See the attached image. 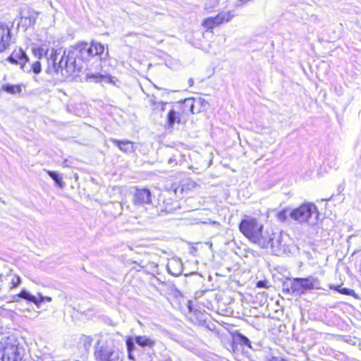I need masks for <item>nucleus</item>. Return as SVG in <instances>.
I'll return each mask as SVG.
<instances>
[{
  "label": "nucleus",
  "instance_id": "1",
  "mask_svg": "<svg viewBox=\"0 0 361 361\" xmlns=\"http://www.w3.org/2000/svg\"><path fill=\"white\" fill-rule=\"evenodd\" d=\"M156 343L155 339L146 335L127 337L126 345L128 358L133 361H135L136 356L150 359Z\"/></svg>",
  "mask_w": 361,
  "mask_h": 361
},
{
  "label": "nucleus",
  "instance_id": "2",
  "mask_svg": "<svg viewBox=\"0 0 361 361\" xmlns=\"http://www.w3.org/2000/svg\"><path fill=\"white\" fill-rule=\"evenodd\" d=\"M96 361H122L123 353L111 338L100 337L94 345Z\"/></svg>",
  "mask_w": 361,
  "mask_h": 361
},
{
  "label": "nucleus",
  "instance_id": "3",
  "mask_svg": "<svg viewBox=\"0 0 361 361\" xmlns=\"http://www.w3.org/2000/svg\"><path fill=\"white\" fill-rule=\"evenodd\" d=\"M3 348L1 361H21L25 354V348L13 335L6 338Z\"/></svg>",
  "mask_w": 361,
  "mask_h": 361
},
{
  "label": "nucleus",
  "instance_id": "4",
  "mask_svg": "<svg viewBox=\"0 0 361 361\" xmlns=\"http://www.w3.org/2000/svg\"><path fill=\"white\" fill-rule=\"evenodd\" d=\"M290 216L300 224L307 223L314 225L317 222L319 212L315 204L306 203L293 209Z\"/></svg>",
  "mask_w": 361,
  "mask_h": 361
},
{
  "label": "nucleus",
  "instance_id": "5",
  "mask_svg": "<svg viewBox=\"0 0 361 361\" xmlns=\"http://www.w3.org/2000/svg\"><path fill=\"white\" fill-rule=\"evenodd\" d=\"M270 247L272 252L276 255H281L290 252L288 234L285 233H274L271 238Z\"/></svg>",
  "mask_w": 361,
  "mask_h": 361
},
{
  "label": "nucleus",
  "instance_id": "6",
  "mask_svg": "<svg viewBox=\"0 0 361 361\" xmlns=\"http://www.w3.org/2000/svg\"><path fill=\"white\" fill-rule=\"evenodd\" d=\"M260 229H263V225L250 216H246L239 224V230L249 240L257 235Z\"/></svg>",
  "mask_w": 361,
  "mask_h": 361
},
{
  "label": "nucleus",
  "instance_id": "7",
  "mask_svg": "<svg viewBox=\"0 0 361 361\" xmlns=\"http://www.w3.org/2000/svg\"><path fill=\"white\" fill-rule=\"evenodd\" d=\"M66 51L62 49H52L47 58L49 68L51 66L53 71L58 73H61L65 75L64 62L66 60Z\"/></svg>",
  "mask_w": 361,
  "mask_h": 361
},
{
  "label": "nucleus",
  "instance_id": "8",
  "mask_svg": "<svg viewBox=\"0 0 361 361\" xmlns=\"http://www.w3.org/2000/svg\"><path fill=\"white\" fill-rule=\"evenodd\" d=\"M234 16L232 11H221L215 17L205 18L202 22V26L207 30H211L221 24L230 21Z\"/></svg>",
  "mask_w": 361,
  "mask_h": 361
},
{
  "label": "nucleus",
  "instance_id": "9",
  "mask_svg": "<svg viewBox=\"0 0 361 361\" xmlns=\"http://www.w3.org/2000/svg\"><path fill=\"white\" fill-rule=\"evenodd\" d=\"M14 43L11 27L6 24L0 23V53L6 51Z\"/></svg>",
  "mask_w": 361,
  "mask_h": 361
},
{
  "label": "nucleus",
  "instance_id": "10",
  "mask_svg": "<svg viewBox=\"0 0 361 361\" xmlns=\"http://www.w3.org/2000/svg\"><path fill=\"white\" fill-rule=\"evenodd\" d=\"M135 206H144L152 203V194L147 188H135L133 195Z\"/></svg>",
  "mask_w": 361,
  "mask_h": 361
},
{
  "label": "nucleus",
  "instance_id": "11",
  "mask_svg": "<svg viewBox=\"0 0 361 361\" xmlns=\"http://www.w3.org/2000/svg\"><path fill=\"white\" fill-rule=\"evenodd\" d=\"M7 61L13 64H19L20 68L27 73H30L31 69H27L26 63L29 59L25 51L21 48L14 50L8 57Z\"/></svg>",
  "mask_w": 361,
  "mask_h": 361
},
{
  "label": "nucleus",
  "instance_id": "12",
  "mask_svg": "<svg viewBox=\"0 0 361 361\" xmlns=\"http://www.w3.org/2000/svg\"><path fill=\"white\" fill-rule=\"evenodd\" d=\"M271 235H273L272 231H264L263 229H260L259 233L254 235V237L250 240L253 243L258 245L262 248H267L271 240Z\"/></svg>",
  "mask_w": 361,
  "mask_h": 361
},
{
  "label": "nucleus",
  "instance_id": "13",
  "mask_svg": "<svg viewBox=\"0 0 361 361\" xmlns=\"http://www.w3.org/2000/svg\"><path fill=\"white\" fill-rule=\"evenodd\" d=\"M283 290L294 295H303L300 278H295L285 282L283 284Z\"/></svg>",
  "mask_w": 361,
  "mask_h": 361
},
{
  "label": "nucleus",
  "instance_id": "14",
  "mask_svg": "<svg viewBox=\"0 0 361 361\" xmlns=\"http://www.w3.org/2000/svg\"><path fill=\"white\" fill-rule=\"evenodd\" d=\"M73 55L82 61H88L91 58V51L89 50V44L87 42L78 44L73 48Z\"/></svg>",
  "mask_w": 361,
  "mask_h": 361
},
{
  "label": "nucleus",
  "instance_id": "15",
  "mask_svg": "<svg viewBox=\"0 0 361 361\" xmlns=\"http://www.w3.org/2000/svg\"><path fill=\"white\" fill-rule=\"evenodd\" d=\"M77 57L73 55V51L68 52L64 62L65 75H70L75 71H80L82 66L77 61Z\"/></svg>",
  "mask_w": 361,
  "mask_h": 361
},
{
  "label": "nucleus",
  "instance_id": "16",
  "mask_svg": "<svg viewBox=\"0 0 361 361\" xmlns=\"http://www.w3.org/2000/svg\"><path fill=\"white\" fill-rule=\"evenodd\" d=\"M300 281L302 283L303 294H305L307 290H311L313 289H321L320 282L317 278L314 276L300 278Z\"/></svg>",
  "mask_w": 361,
  "mask_h": 361
},
{
  "label": "nucleus",
  "instance_id": "17",
  "mask_svg": "<svg viewBox=\"0 0 361 361\" xmlns=\"http://www.w3.org/2000/svg\"><path fill=\"white\" fill-rule=\"evenodd\" d=\"M168 271L173 276H180L183 272V264L178 259H173L168 262Z\"/></svg>",
  "mask_w": 361,
  "mask_h": 361
},
{
  "label": "nucleus",
  "instance_id": "18",
  "mask_svg": "<svg viewBox=\"0 0 361 361\" xmlns=\"http://www.w3.org/2000/svg\"><path fill=\"white\" fill-rule=\"evenodd\" d=\"M196 187L197 184L195 181L190 179H185L182 180L180 186L174 190V192L177 194L178 192L180 191V193L183 195H188V191L195 188Z\"/></svg>",
  "mask_w": 361,
  "mask_h": 361
},
{
  "label": "nucleus",
  "instance_id": "19",
  "mask_svg": "<svg viewBox=\"0 0 361 361\" xmlns=\"http://www.w3.org/2000/svg\"><path fill=\"white\" fill-rule=\"evenodd\" d=\"M111 141L123 152L130 153L135 150L133 142L128 140L121 141L112 138Z\"/></svg>",
  "mask_w": 361,
  "mask_h": 361
},
{
  "label": "nucleus",
  "instance_id": "20",
  "mask_svg": "<svg viewBox=\"0 0 361 361\" xmlns=\"http://www.w3.org/2000/svg\"><path fill=\"white\" fill-rule=\"evenodd\" d=\"M126 202L123 201V198L120 202H111L109 204V212L114 217H117L122 214L123 207Z\"/></svg>",
  "mask_w": 361,
  "mask_h": 361
},
{
  "label": "nucleus",
  "instance_id": "21",
  "mask_svg": "<svg viewBox=\"0 0 361 361\" xmlns=\"http://www.w3.org/2000/svg\"><path fill=\"white\" fill-rule=\"evenodd\" d=\"M19 298L25 299L29 302H33L34 304H37L38 302L37 298L31 295L26 290H23L19 294L13 295L11 302H17L19 301Z\"/></svg>",
  "mask_w": 361,
  "mask_h": 361
},
{
  "label": "nucleus",
  "instance_id": "22",
  "mask_svg": "<svg viewBox=\"0 0 361 361\" xmlns=\"http://www.w3.org/2000/svg\"><path fill=\"white\" fill-rule=\"evenodd\" d=\"M201 103V100L200 99H194L192 98L185 99L183 102V110L185 111L188 109L190 112L192 114H195V106L199 105Z\"/></svg>",
  "mask_w": 361,
  "mask_h": 361
},
{
  "label": "nucleus",
  "instance_id": "23",
  "mask_svg": "<svg viewBox=\"0 0 361 361\" xmlns=\"http://www.w3.org/2000/svg\"><path fill=\"white\" fill-rule=\"evenodd\" d=\"M92 42L94 46V55H97L101 61L106 59L109 56L108 50L105 52V48L103 44L99 42Z\"/></svg>",
  "mask_w": 361,
  "mask_h": 361
},
{
  "label": "nucleus",
  "instance_id": "24",
  "mask_svg": "<svg viewBox=\"0 0 361 361\" xmlns=\"http://www.w3.org/2000/svg\"><path fill=\"white\" fill-rule=\"evenodd\" d=\"M240 344L242 345H245L251 348L250 341L244 335L238 333L235 334L233 337V347L234 348L235 345Z\"/></svg>",
  "mask_w": 361,
  "mask_h": 361
},
{
  "label": "nucleus",
  "instance_id": "25",
  "mask_svg": "<svg viewBox=\"0 0 361 361\" xmlns=\"http://www.w3.org/2000/svg\"><path fill=\"white\" fill-rule=\"evenodd\" d=\"M1 90L4 92L11 94H16L21 92L22 89L20 85H10L5 84L1 86Z\"/></svg>",
  "mask_w": 361,
  "mask_h": 361
},
{
  "label": "nucleus",
  "instance_id": "26",
  "mask_svg": "<svg viewBox=\"0 0 361 361\" xmlns=\"http://www.w3.org/2000/svg\"><path fill=\"white\" fill-rule=\"evenodd\" d=\"M37 16L35 11L30 12L28 16L22 17V21L26 26H32L35 23Z\"/></svg>",
  "mask_w": 361,
  "mask_h": 361
},
{
  "label": "nucleus",
  "instance_id": "27",
  "mask_svg": "<svg viewBox=\"0 0 361 361\" xmlns=\"http://www.w3.org/2000/svg\"><path fill=\"white\" fill-rule=\"evenodd\" d=\"M167 122L169 126V127H173L176 122L180 123V119L177 113L175 111V110L171 109L168 113L167 116Z\"/></svg>",
  "mask_w": 361,
  "mask_h": 361
},
{
  "label": "nucleus",
  "instance_id": "28",
  "mask_svg": "<svg viewBox=\"0 0 361 361\" xmlns=\"http://www.w3.org/2000/svg\"><path fill=\"white\" fill-rule=\"evenodd\" d=\"M48 175L55 181V183L59 186L61 188H63L64 182L62 180V178L61 176L53 171H47Z\"/></svg>",
  "mask_w": 361,
  "mask_h": 361
},
{
  "label": "nucleus",
  "instance_id": "29",
  "mask_svg": "<svg viewBox=\"0 0 361 361\" xmlns=\"http://www.w3.org/2000/svg\"><path fill=\"white\" fill-rule=\"evenodd\" d=\"M330 288L333 289V290H336L338 293L343 294V295H353V296L355 295V293L353 289H349V288H341L340 286H331Z\"/></svg>",
  "mask_w": 361,
  "mask_h": 361
},
{
  "label": "nucleus",
  "instance_id": "30",
  "mask_svg": "<svg viewBox=\"0 0 361 361\" xmlns=\"http://www.w3.org/2000/svg\"><path fill=\"white\" fill-rule=\"evenodd\" d=\"M219 3V0H206L204 8L208 12H212Z\"/></svg>",
  "mask_w": 361,
  "mask_h": 361
},
{
  "label": "nucleus",
  "instance_id": "31",
  "mask_svg": "<svg viewBox=\"0 0 361 361\" xmlns=\"http://www.w3.org/2000/svg\"><path fill=\"white\" fill-rule=\"evenodd\" d=\"M32 52L34 55L39 59H41L42 56L44 55H48V50L45 51L44 48L42 47H33L32 48Z\"/></svg>",
  "mask_w": 361,
  "mask_h": 361
},
{
  "label": "nucleus",
  "instance_id": "32",
  "mask_svg": "<svg viewBox=\"0 0 361 361\" xmlns=\"http://www.w3.org/2000/svg\"><path fill=\"white\" fill-rule=\"evenodd\" d=\"M181 157L180 153L177 152L176 154H173L171 157L168 159V164L171 166H175L178 164L180 161L178 158Z\"/></svg>",
  "mask_w": 361,
  "mask_h": 361
},
{
  "label": "nucleus",
  "instance_id": "33",
  "mask_svg": "<svg viewBox=\"0 0 361 361\" xmlns=\"http://www.w3.org/2000/svg\"><path fill=\"white\" fill-rule=\"evenodd\" d=\"M27 69H31L35 74H39L41 72V63L39 61H36L31 66H27Z\"/></svg>",
  "mask_w": 361,
  "mask_h": 361
},
{
  "label": "nucleus",
  "instance_id": "34",
  "mask_svg": "<svg viewBox=\"0 0 361 361\" xmlns=\"http://www.w3.org/2000/svg\"><path fill=\"white\" fill-rule=\"evenodd\" d=\"M106 77L101 75V74H87V80H94L95 82L101 81L102 79H104Z\"/></svg>",
  "mask_w": 361,
  "mask_h": 361
},
{
  "label": "nucleus",
  "instance_id": "35",
  "mask_svg": "<svg viewBox=\"0 0 361 361\" xmlns=\"http://www.w3.org/2000/svg\"><path fill=\"white\" fill-rule=\"evenodd\" d=\"M38 302L35 304L37 307H39L40 304L44 301L51 302V298L49 296H43L42 294L39 293V298H37Z\"/></svg>",
  "mask_w": 361,
  "mask_h": 361
},
{
  "label": "nucleus",
  "instance_id": "36",
  "mask_svg": "<svg viewBox=\"0 0 361 361\" xmlns=\"http://www.w3.org/2000/svg\"><path fill=\"white\" fill-rule=\"evenodd\" d=\"M21 282V280H20V278L19 276H17V277H15L13 278L12 280H11V289H13L17 286H19V284Z\"/></svg>",
  "mask_w": 361,
  "mask_h": 361
},
{
  "label": "nucleus",
  "instance_id": "37",
  "mask_svg": "<svg viewBox=\"0 0 361 361\" xmlns=\"http://www.w3.org/2000/svg\"><path fill=\"white\" fill-rule=\"evenodd\" d=\"M335 358L340 361H346L347 360L346 355L345 354H343L342 353H339V352L336 354Z\"/></svg>",
  "mask_w": 361,
  "mask_h": 361
},
{
  "label": "nucleus",
  "instance_id": "38",
  "mask_svg": "<svg viewBox=\"0 0 361 361\" xmlns=\"http://www.w3.org/2000/svg\"><path fill=\"white\" fill-rule=\"evenodd\" d=\"M343 338L344 341H345L346 343H350L351 345H355V342L350 336H348V337L343 336Z\"/></svg>",
  "mask_w": 361,
  "mask_h": 361
},
{
  "label": "nucleus",
  "instance_id": "39",
  "mask_svg": "<svg viewBox=\"0 0 361 361\" xmlns=\"http://www.w3.org/2000/svg\"><path fill=\"white\" fill-rule=\"evenodd\" d=\"M89 50L91 51V58L93 56H96L97 55H94V46L93 44V42L91 43L90 45H89Z\"/></svg>",
  "mask_w": 361,
  "mask_h": 361
},
{
  "label": "nucleus",
  "instance_id": "40",
  "mask_svg": "<svg viewBox=\"0 0 361 361\" xmlns=\"http://www.w3.org/2000/svg\"><path fill=\"white\" fill-rule=\"evenodd\" d=\"M278 217L280 220L283 221L286 219V212L284 211L280 212L278 214Z\"/></svg>",
  "mask_w": 361,
  "mask_h": 361
},
{
  "label": "nucleus",
  "instance_id": "41",
  "mask_svg": "<svg viewBox=\"0 0 361 361\" xmlns=\"http://www.w3.org/2000/svg\"><path fill=\"white\" fill-rule=\"evenodd\" d=\"M266 281H259L257 283V286L258 288H265L266 287Z\"/></svg>",
  "mask_w": 361,
  "mask_h": 361
},
{
  "label": "nucleus",
  "instance_id": "42",
  "mask_svg": "<svg viewBox=\"0 0 361 361\" xmlns=\"http://www.w3.org/2000/svg\"><path fill=\"white\" fill-rule=\"evenodd\" d=\"M91 341H92V338L88 337V336H86L85 340H84L85 345H86L87 344L88 345H91Z\"/></svg>",
  "mask_w": 361,
  "mask_h": 361
},
{
  "label": "nucleus",
  "instance_id": "43",
  "mask_svg": "<svg viewBox=\"0 0 361 361\" xmlns=\"http://www.w3.org/2000/svg\"><path fill=\"white\" fill-rule=\"evenodd\" d=\"M270 361H285L284 359L273 357Z\"/></svg>",
  "mask_w": 361,
  "mask_h": 361
},
{
  "label": "nucleus",
  "instance_id": "44",
  "mask_svg": "<svg viewBox=\"0 0 361 361\" xmlns=\"http://www.w3.org/2000/svg\"><path fill=\"white\" fill-rule=\"evenodd\" d=\"M188 83H189V85L191 87L194 84V80L192 78H190L189 80H188Z\"/></svg>",
  "mask_w": 361,
  "mask_h": 361
},
{
  "label": "nucleus",
  "instance_id": "45",
  "mask_svg": "<svg viewBox=\"0 0 361 361\" xmlns=\"http://www.w3.org/2000/svg\"><path fill=\"white\" fill-rule=\"evenodd\" d=\"M164 105H165V104L162 103V108H161V110H164Z\"/></svg>",
  "mask_w": 361,
  "mask_h": 361
},
{
  "label": "nucleus",
  "instance_id": "46",
  "mask_svg": "<svg viewBox=\"0 0 361 361\" xmlns=\"http://www.w3.org/2000/svg\"><path fill=\"white\" fill-rule=\"evenodd\" d=\"M0 201H1L2 203H4V200H0Z\"/></svg>",
  "mask_w": 361,
  "mask_h": 361
}]
</instances>
